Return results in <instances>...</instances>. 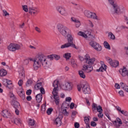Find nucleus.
I'll return each instance as SVG.
<instances>
[{
    "mask_svg": "<svg viewBox=\"0 0 128 128\" xmlns=\"http://www.w3.org/2000/svg\"><path fill=\"white\" fill-rule=\"evenodd\" d=\"M56 28L60 34L62 36H64V38H67L68 40V42L62 45L60 48H66L71 46L72 48H76V50L78 49V48L76 46V44H74V38H72V34H70L68 32L70 30H68V28L66 27V26H64L62 24H58Z\"/></svg>",
    "mask_w": 128,
    "mask_h": 128,
    "instance_id": "1",
    "label": "nucleus"
},
{
    "mask_svg": "<svg viewBox=\"0 0 128 128\" xmlns=\"http://www.w3.org/2000/svg\"><path fill=\"white\" fill-rule=\"evenodd\" d=\"M30 62H34V70H38V68L42 64L43 66H46L48 64V61L46 60V57L44 54L38 55L34 60L32 58H28Z\"/></svg>",
    "mask_w": 128,
    "mask_h": 128,
    "instance_id": "2",
    "label": "nucleus"
},
{
    "mask_svg": "<svg viewBox=\"0 0 128 128\" xmlns=\"http://www.w3.org/2000/svg\"><path fill=\"white\" fill-rule=\"evenodd\" d=\"M58 80H55L53 84V86L54 88L53 89V91L52 94H53L54 98V102L56 106H58L60 104V96H58Z\"/></svg>",
    "mask_w": 128,
    "mask_h": 128,
    "instance_id": "3",
    "label": "nucleus"
},
{
    "mask_svg": "<svg viewBox=\"0 0 128 128\" xmlns=\"http://www.w3.org/2000/svg\"><path fill=\"white\" fill-rule=\"evenodd\" d=\"M108 2L112 6L111 11L112 14L119 16V14H122V11L120 10V7L114 2V0H108Z\"/></svg>",
    "mask_w": 128,
    "mask_h": 128,
    "instance_id": "4",
    "label": "nucleus"
},
{
    "mask_svg": "<svg viewBox=\"0 0 128 128\" xmlns=\"http://www.w3.org/2000/svg\"><path fill=\"white\" fill-rule=\"evenodd\" d=\"M77 88L78 92L82 90L84 94H90V84L87 82H85L82 84H78L77 86Z\"/></svg>",
    "mask_w": 128,
    "mask_h": 128,
    "instance_id": "5",
    "label": "nucleus"
},
{
    "mask_svg": "<svg viewBox=\"0 0 128 128\" xmlns=\"http://www.w3.org/2000/svg\"><path fill=\"white\" fill-rule=\"evenodd\" d=\"M92 30H89L85 32V33L82 32H78V36H81L84 38H89L94 40V36L92 35Z\"/></svg>",
    "mask_w": 128,
    "mask_h": 128,
    "instance_id": "6",
    "label": "nucleus"
},
{
    "mask_svg": "<svg viewBox=\"0 0 128 128\" xmlns=\"http://www.w3.org/2000/svg\"><path fill=\"white\" fill-rule=\"evenodd\" d=\"M79 58L81 61L85 60L86 64H90V66L94 64V62L96 61V58H94L90 59V57L88 54H86L85 56V58H84V57L80 56L79 57Z\"/></svg>",
    "mask_w": 128,
    "mask_h": 128,
    "instance_id": "7",
    "label": "nucleus"
},
{
    "mask_svg": "<svg viewBox=\"0 0 128 128\" xmlns=\"http://www.w3.org/2000/svg\"><path fill=\"white\" fill-rule=\"evenodd\" d=\"M10 52H16V50H20V46L16 44H10L8 47Z\"/></svg>",
    "mask_w": 128,
    "mask_h": 128,
    "instance_id": "8",
    "label": "nucleus"
},
{
    "mask_svg": "<svg viewBox=\"0 0 128 128\" xmlns=\"http://www.w3.org/2000/svg\"><path fill=\"white\" fill-rule=\"evenodd\" d=\"M61 88L63 90H72V84L68 82H66L64 84L61 86Z\"/></svg>",
    "mask_w": 128,
    "mask_h": 128,
    "instance_id": "9",
    "label": "nucleus"
},
{
    "mask_svg": "<svg viewBox=\"0 0 128 128\" xmlns=\"http://www.w3.org/2000/svg\"><path fill=\"white\" fill-rule=\"evenodd\" d=\"M84 14L87 18H93V20H100V19L98 18V16H96V13H92L90 11H85Z\"/></svg>",
    "mask_w": 128,
    "mask_h": 128,
    "instance_id": "10",
    "label": "nucleus"
},
{
    "mask_svg": "<svg viewBox=\"0 0 128 128\" xmlns=\"http://www.w3.org/2000/svg\"><path fill=\"white\" fill-rule=\"evenodd\" d=\"M90 46L94 48L96 50H98V52H100L102 50V46L100 45L99 44H98L96 42H94V41H92L90 42Z\"/></svg>",
    "mask_w": 128,
    "mask_h": 128,
    "instance_id": "11",
    "label": "nucleus"
},
{
    "mask_svg": "<svg viewBox=\"0 0 128 128\" xmlns=\"http://www.w3.org/2000/svg\"><path fill=\"white\" fill-rule=\"evenodd\" d=\"M56 10H57V12H59V14H60L61 16H66V14H68V13H66V8H64V7H62V6H58L56 8Z\"/></svg>",
    "mask_w": 128,
    "mask_h": 128,
    "instance_id": "12",
    "label": "nucleus"
},
{
    "mask_svg": "<svg viewBox=\"0 0 128 128\" xmlns=\"http://www.w3.org/2000/svg\"><path fill=\"white\" fill-rule=\"evenodd\" d=\"M108 60L109 62L108 63L110 64V66H112L113 68H116L118 66V64H119L118 61L116 60L112 61V60L110 58H108Z\"/></svg>",
    "mask_w": 128,
    "mask_h": 128,
    "instance_id": "13",
    "label": "nucleus"
},
{
    "mask_svg": "<svg viewBox=\"0 0 128 128\" xmlns=\"http://www.w3.org/2000/svg\"><path fill=\"white\" fill-rule=\"evenodd\" d=\"M82 68L85 70L86 72H92V70H94V68L90 65L88 66L87 64H84Z\"/></svg>",
    "mask_w": 128,
    "mask_h": 128,
    "instance_id": "14",
    "label": "nucleus"
},
{
    "mask_svg": "<svg viewBox=\"0 0 128 128\" xmlns=\"http://www.w3.org/2000/svg\"><path fill=\"white\" fill-rule=\"evenodd\" d=\"M28 12L30 14H36L38 12V8H36V7L32 6L28 8Z\"/></svg>",
    "mask_w": 128,
    "mask_h": 128,
    "instance_id": "15",
    "label": "nucleus"
},
{
    "mask_svg": "<svg viewBox=\"0 0 128 128\" xmlns=\"http://www.w3.org/2000/svg\"><path fill=\"white\" fill-rule=\"evenodd\" d=\"M120 74H122V76H128V71L126 68H121L119 70Z\"/></svg>",
    "mask_w": 128,
    "mask_h": 128,
    "instance_id": "16",
    "label": "nucleus"
},
{
    "mask_svg": "<svg viewBox=\"0 0 128 128\" xmlns=\"http://www.w3.org/2000/svg\"><path fill=\"white\" fill-rule=\"evenodd\" d=\"M2 115L4 118H7L10 117V113L8 112V110H4L2 112Z\"/></svg>",
    "mask_w": 128,
    "mask_h": 128,
    "instance_id": "17",
    "label": "nucleus"
},
{
    "mask_svg": "<svg viewBox=\"0 0 128 128\" xmlns=\"http://www.w3.org/2000/svg\"><path fill=\"white\" fill-rule=\"evenodd\" d=\"M84 72H86V71L85 70L84 68L78 71V74L80 78H86V74H84Z\"/></svg>",
    "mask_w": 128,
    "mask_h": 128,
    "instance_id": "18",
    "label": "nucleus"
},
{
    "mask_svg": "<svg viewBox=\"0 0 128 128\" xmlns=\"http://www.w3.org/2000/svg\"><path fill=\"white\" fill-rule=\"evenodd\" d=\"M11 104L13 106L14 108H20V103H18L16 100H12Z\"/></svg>",
    "mask_w": 128,
    "mask_h": 128,
    "instance_id": "19",
    "label": "nucleus"
},
{
    "mask_svg": "<svg viewBox=\"0 0 128 128\" xmlns=\"http://www.w3.org/2000/svg\"><path fill=\"white\" fill-rule=\"evenodd\" d=\"M54 124H56V126H62V119H60V118H58V117L54 120Z\"/></svg>",
    "mask_w": 128,
    "mask_h": 128,
    "instance_id": "20",
    "label": "nucleus"
},
{
    "mask_svg": "<svg viewBox=\"0 0 128 128\" xmlns=\"http://www.w3.org/2000/svg\"><path fill=\"white\" fill-rule=\"evenodd\" d=\"M120 86L124 90H125V92H128V85H126V84L122 82L120 83Z\"/></svg>",
    "mask_w": 128,
    "mask_h": 128,
    "instance_id": "21",
    "label": "nucleus"
},
{
    "mask_svg": "<svg viewBox=\"0 0 128 128\" xmlns=\"http://www.w3.org/2000/svg\"><path fill=\"white\" fill-rule=\"evenodd\" d=\"M36 98L37 102H41L42 100V94H39L36 96Z\"/></svg>",
    "mask_w": 128,
    "mask_h": 128,
    "instance_id": "22",
    "label": "nucleus"
},
{
    "mask_svg": "<svg viewBox=\"0 0 128 128\" xmlns=\"http://www.w3.org/2000/svg\"><path fill=\"white\" fill-rule=\"evenodd\" d=\"M28 125L30 126H36V121L32 118L29 119Z\"/></svg>",
    "mask_w": 128,
    "mask_h": 128,
    "instance_id": "23",
    "label": "nucleus"
},
{
    "mask_svg": "<svg viewBox=\"0 0 128 128\" xmlns=\"http://www.w3.org/2000/svg\"><path fill=\"white\" fill-rule=\"evenodd\" d=\"M8 72H6L4 69H2L0 70V76H6Z\"/></svg>",
    "mask_w": 128,
    "mask_h": 128,
    "instance_id": "24",
    "label": "nucleus"
},
{
    "mask_svg": "<svg viewBox=\"0 0 128 128\" xmlns=\"http://www.w3.org/2000/svg\"><path fill=\"white\" fill-rule=\"evenodd\" d=\"M12 122L16 124H21L20 119L15 118L14 120H12Z\"/></svg>",
    "mask_w": 128,
    "mask_h": 128,
    "instance_id": "25",
    "label": "nucleus"
},
{
    "mask_svg": "<svg viewBox=\"0 0 128 128\" xmlns=\"http://www.w3.org/2000/svg\"><path fill=\"white\" fill-rule=\"evenodd\" d=\"M18 94L20 96V98H22V100L26 98V96H24V91H20L18 92Z\"/></svg>",
    "mask_w": 128,
    "mask_h": 128,
    "instance_id": "26",
    "label": "nucleus"
},
{
    "mask_svg": "<svg viewBox=\"0 0 128 128\" xmlns=\"http://www.w3.org/2000/svg\"><path fill=\"white\" fill-rule=\"evenodd\" d=\"M32 79L30 78L28 79L26 84V86H32Z\"/></svg>",
    "mask_w": 128,
    "mask_h": 128,
    "instance_id": "27",
    "label": "nucleus"
},
{
    "mask_svg": "<svg viewBox=\"0 0 128 128\" xmlns=\"http://www.w3.org/2000/svg\"><path fill=\"white\" fill-rule=\"evenodd\" d=\"M104 112L105 116H106L110 120H112V118L110 116V112H108V110H104Z\"/></svg>",
    "mask_w": 128,
    "mask_h": 128,
    "instance_id": "28",
    "label": "nucleus"
},
{
    "mask_svg": "<svg viewBox=\"0 0 128 128\" xmlns=\"http://www.w3.org/2000/svg\"><path fill=\"white\" fill-rule=\"evenodd\" d=\"M42 88V82L37 83L35 85V86H34V88L37 90H40Z\"/></svg>",
    "mask_w": 128,
    "mask_h": 128,
    "instance_id": "29",
    "label": "nucleus"
},
{
    "mask_svg": "<svg viewBox=\"0 0 128 128\" xmlns=\"http://www.w3.org/2000/svg\"><path fill=\"white\" fill-rule=\"evenodd\" d=\"M64 57L68 60H70L72 58V55L70 53H66L64 54Z\"/></svg>",
    "mask_w": 128,
    "mask_h": 128,
    "instance_id": "30",
    "label": "nucleus"
},
{
    "mask_svg": "<svg viewBox=\"0 0 128 128\" xmlns=\"http://www.w3.org/2000/svg\"><path fill=\"white\" fill-rule=\"evenodd\" d=\"M104 46L108 50H110V46L108 44V42L106 41L104 42Z\"/></svg>",
    "mask_w": 128,
    "mask_h": 128,
    "instance_id": "31",
    "label": "nucleus"
},
{
    "mask_svg": "<svg viewBox=\"0 0 128 128\" xmlns=\"http://www.w3.org/2000/svg\"><path fill=\"white\" fill-rule=\"evenodd\" d=\"M108 36H110V40H116V36H114V34L112 32H110L108 33Z\"/></svg>",
    "mask_w": 128,
    "mask_h": 128,
    "instance_id": "32",
    "label": "nucleus"
},
{
    "mask_svg": "<svg viewBox=\"0 0 128 128\" xmlns=\"http://www.w3.org/2000/svg\"><path fill=\"white\" fill-rule=\"evenodd\" d=\"M107 67L108 66H106V64H103L100 68V72H104V70H106Z\"/></svg>",
    "mask_w": 128,
    "mask_h": 128,
    "instance_id": "33",
    "label": "nucleus"
},
{
    "mask_svg": "<svg viewBox=\"0 0 128 128\" xmlns=\"http://www.w3.org/2000/svg\"><path fill=\"white\" fill-rule=\"evenodd\" d=\"M113 124L116 126V128H120V123H118V122H116V121H112V122Z\"/></svg>",
    "mask_w": 128,
    "mask_h": 128,
    "instance_id": "34",
    "label": "nucleus"
},
{
    "mask_svg": "<svg viewBox=\"0 0 128 128\" xmlns=\"http://www.w3.org/2000/svg\"><path fill=\"white\" fill-rule=\"evenodd\" d=\"M62 106L64 108H68L70 106V104L66 103V102H64L62 104Z\"/></svg>",
    "mask_w": 128,
    "mask_h": 128,
    "instance_id": "35",
    "label": "nucleus"
},
{
    "mask_svg": "<svg viewBox=\"0 0 128 128\" xmlns=\"http://www.w3.org/2000/svg\"><path fill=\"white\" fill-rule=\"evenodd\" d=\"M96 110H97V112H102V108L100 106H98V108Z\"/></svg>",
    "mask_w": 128,
    "mask_h": 128,
    "instance_id": "36",
    "label": "nucleus"
},
{
    "mask_svg": "<svg viewBox=\"0 0 128 128\" xmlns=\"http://www.w3.org/2000/svg\"><path fill=\"white\" fill-rule=\"evenodd\" d=\"M84 121L86 124H88V122H90V118H88V117H85L84 118Z\"/></svg>",
    "mask_w": 128,
    "mask_h": 128,
    "instance_id": "37",
    "label": "nucleus"
},
{
    "mask_svg": "<svg viewBox=\"0 0 128 128\" xmlns=\"http://www.w3.org/2000/svg\"><path fill=\"white\" fill-rule=\"evenodd\" d=\"M46 104H44L42 106L41 110H42V112H43V113L44 112H46Z\"/></svg>",
    "mask_w": 128,
    "mask_h": 128,
    "instance_id": "38",
    "label": "nucleus"
},
{
    "mask_svg": "<svg viewBox=\"0 0 128 128\" xmlns=\"http://www.w3.org/2000/svg\"><path fill=\"white\" fill-rule=\"evenodd\" d=\"M4 82H6V84H7L12 85V80H9L8 79H4Z\"/></svg>",
    "mask_w": 128,
    "mask_h": 128,
    "instance_id": "39",
    "label": "nucleus"
},
{
    "mask_svg": "<svg viewBox=\"0 0 128 128\" xmlns=\"http://www.w3.org/2000/svg\"><path fill=\"white\" fill-rule=\"evenodd\" d=\"M71 64L73 68H76V62H74V60H72Z\"/></svg>",
    "mask_w": 128,
    "mask_h": 128,
    "instance_id": "40",
    "label": "nucleus"
},
{
    "mask_svg": "<svg viewBox=\"0 0 128 128\" xmlns=\"http://www.w3.org/2000/svg\"><path fill=\"white\" fill-rule=\"evenodd\" d=\"M23 10L26 12H28V6H22Z\"/></svg>",
    "mask_w": 128,
    "mask_h": 128,
    "instance_id": "41",
    "label": "nucleus"
},
{
    "mask_svg": "<svg viewBox=\"0 0 128 128\" xmlns=\"http://www.w3.org/2000/svg\"><path fill=\"white\" fill-rule=\"evenodd\" d=\"M114 122H118L119 124H122V120L119 118H116V120H114Z\"/></svg>",
    "mask_w": 128,
    "mask_h": 128,
    "instance_id": "42",
    "label": "nucleus"
},
{
    "mask_svg": "<svg viewBox=\"0 0 128 128\" xmlns=\"http://www.w3.org/2000/svg\"><path fill=\"white\" fill-rule=\"evenodd\" d=\"M53 110L52 108H48L46 111V114L48 115L50 114H52V112Z\"/></svg>",
    "mask_w": 128,
    "mask_h": 128,
    "instance_id": "43",
    "label": "nucleus"
},
{
    "mask_svg": "<svg viewBox=\"0 0 128 128\" xmlns=\"http://www.w3.org/2000/svg\"><path fill=\"white\" fill-rule=\"evenodd\" d=\"M120 113L122 114H124V116H128V112L126 111L122 110V112Z\"/></svg>",
    "mask_w": 128,
    "mask_h": 128,
    "instance_id": "44",
    "label": "nucleus"
},
{
    "mask_svg": "<svg viewBox=\"0 0 128 128\" xmlns=\"http://www.w3.org/2000/svg\"><path fill=\"white\" fill-rule=\"evenodd\" d=\"M4 84L5 86H6V88H8L10 90H12V84Z\"/></svg>",
    "mask_w": 128,
    "mask_h": 128,
    "instance_id": "45",
    "label": "nucleus"
},
{
    "mask_svg": "<svg viewBox=\"0 0 128 128\" xmlns=\"http://www.w3.org/2000/svg\"><path fill=\"white\" fill-rule=\"evenodd\" d=\"M71 21L73 22H75V24H76V22H78V19L74 17H72L71 18Z\"/></svg>",
    "mask_w": 128,
    "mask_h": 128,
    "instance_id": "46",
    "label": "nucleus"
},
{
    "mask_svg": "<svg viewBox=\"0 0 128 128\" xmlns=\"http://www.w3.org/2000/svg\"><path fill=\"white\" fill-rule=\"evenodd\" d=\"M98 105H96V104L93 103L92 104V110L94 109V110H96V108H98Z\"/></svg>",
    "mask_w": 128,
    "mask_h": 128,
    "instance_id": "47",
    "label": "nucleus"
},
{
    "mask_svg": "<svg viewBox=\"0 0 128 128\" xmlns=\"http://www.w3.org/2000/svg\"><path fill=\"white\" fill-rule=\"evenodd\" d=\"M2 12L4 14L3 16H10V14H8V12H6V10H3Z\"/></svg>",
    "mask_w": 128,
    "mask_h": 128,
    "instance_id": "48",
    "label": "nucleus"
},
{
    "mask_svg": "<svg viewBox=\"0 0 128 128\" xmlns=\"http://www.w3.org/2000/svg\"><path fill=\"white\" fill-rule=\"evenodd\" d=\"M53 56L54 58H56V60H60V56L56 54H53Z\"/></svg>",
    "mask_w": 128,
    "mask_h": 128,
    "instance_id": "49",
    "label": "nucleus"
},
{
    "mask_svg": "<svg viewBox=\"0 0 128 128\" xmlns=\"http://www.w3.org/2000/svg\"><path fill=\"white\" fill-rule=\"evenodd\" d=\"M23 84H24V81L22 80H20L18 82V84L19 86H22Z\"/></svg>",
    "mask_w": 128,
    "mask_h": 128,
    "instance_id": "50",
    "label": "nucleus"
},
{
    "mask_svg": "<svg viewBox=\"0 0 128 128\" xmlns=\"http://www.w3.org/2000/svg\"><path fill=\"white\" fill-rule=\"evenodd\" d=\"M63 114H64V116H68V111H66V110H62V112Z\"/></svg>",
    "mask_w": 128,
    "mask_h": 128,
    "instance_id": "51",
    "label": "nucleus"
},
{
    "mask_svg": "<svg viewBox=\"0 0 128 128\" xmlns=\"http://www.w3.org/2000/svg\"><path fill=\"white\" fill-rule=\"evenodd\" d=\"M116 110H118L120 112H122V108L118 106H116Z\"/></svg>",
    "mask_w": 128,
    "mask_h": 128,
    "instance_id": "52",
    "label": "nucleus"
},
{
    "mask_svg": "<svg viewBox=\"0 0 128 128\" xmlns=\"http://www.w3.org/2000/svg\"><path fill=\"white\" fill-rule=\"evenodd\" d=\"M30 62L28 59H26L24 60V64H26V66H28Z\"/></svg>",
    "mask_w": 128,
    "mask_h": 128,
    "instance_id": "53",
    "label": "nucleus"
},
{
    "mask_svg": "<svg viewBox=\"0 0 128 128\" xmlns=\"http://www.w3.org/2000/svg\"><path fill=\"white\" fill-rule=\"evenodd\" d=\"M98 116L99 118H104V114H102V112H99Z\"/></svg>",
    "mask_w": 128,
    "mask_h": 128,
    "instance_id": "54",
    "label": "nucleus"
},
{
    "mask_svg": "<svg viewBox=\"0 0 128 128\" xmlns=\"http://www.w3.org/2000/svg\"><path fill=\"white\" fill-rule=\"evenodd\" d=\"M62 114H64L63 113H62V112H59V115H58V118H60L61 120H62V118H63Z\"/></svg>",
    "mask_w": 128,
    "mask_h": 128,
    "instance_id": "55",
    "label": "nucleus"
},
{
    "mask_svg": "<svg viewBox=\"0 0 128 128\" xmlns=\"http://www.w3.org/2000/svg\"><path fill=\"white\" fill-rule=\"evenodd\" d=\"M118 94L120 96H124V91L120 90L118 92Z\"/></svg>",
    "mask_w": 128,
    "mask_h": 128,
    "instance_id": "56",
    "label": "nucleus"
},
{
    "mask_svg": "<svg viewBox=\"0 0 128 128\" xmlns=\"http://www.w3.org/2000/svg\"><path fill=\"white\" fill-rule=\"evenodd\" d=\"M114 86H115L116 88V90H118V89L120 88V86L119 84L118 83H116L115 84Z\"/></svg>",
    "mask_w": 128,
    "mask_h": 128,
    "instance_id": "57",
    "label": "nucleus"
},
{
    "mask_svg": "<svg viewBox=\"0 0 128 128\" xmlns=\"http://www.w3.org/2000/svg\"><path fill=\"white\" fill-rule=\"evenodd\" d=\"M74 126L75 128H80V124L78 122H76L74 123Z\"/></svg>",
    "mask_w": 128,
    "mask_h": 128,
    "instance_id": "58",
    "label": "nucleus"
},
{
    "mask_svg": "<svg viewBox=\"0 0 128 128\" xmlns=\"http://www.w3.org/2000/svg\"><path fill=\"white\" fill-rule=\"evenodd\" d=\"M76 28H80V20L78 21V22L76 23Z\"/></svg>",
    "mask_w": 128,
    "mask_h": 128,
    "instance_id": "59",
    "label": "nucleus"
},
{
    "mask_svg": "<svg viewBox=\"0 0 128 128\" xmlns=\"http://www.w3.org/2000/svg\"><path fill=\"white\" fill-rule=\"evenodd\" d=\"M72 101V98L68 97L66 98V102H70Z\"/></svg>",
    "mask_w": 128,
    "mask_h": 128,
    "instance_id": "60",
    "label": "nucleus"
},
{
    "mask_svg": "<svg viewBox=\"0 0 128 128\" xmlns=\"http://www.w3.org/2000/svg\"><path fill=\"white\" fill-rule=\"evenodd\" d=\"M40 92L42 94H44V88L42 87L40 89Z\"/></svg>",
    "mask_w": 128,
    "mask_h": 128,
    "instance_id": "61",
    "label": "nucleus"
},
{
    "mask_svg": "<svg viewBox=\"0 0 128 128\" xmlns=\"http://www.w3.org/2000/svg\"><path fill=\"white\" fill-rule=\"evenodd\" d=\"M48 58H50V60H54V54L48 56Z\"/></svg>",
    "mask_w": 128,
    "mask_h": 128,
    "instance_id": "62",
    "label": "nucleus"
},
{
    "mask_svg": "<svg viewBox=\"0 0 128 128\" xmlns=\"http://www.w3.org/2000/svg\"><path fill=\"white\" fill-rule=\"evenodd\" d=\"M26 94H27L28 96L30 95V94H32V90H28L26 91Z\"/></svg>",
    "mask_w": 128,
    "mask_h": 128,
    "instance_id": "63",
    "label": "nucleus"
},
{
    "mask_svg": "<svg viewBox=\"0 0 128 128\" xmlns=\"http://www.w3.org/2000/svg\"><path fill=\"white\" fill-rule=\"evenodd\" d=\"M92 126H96V122L92 121L91 122Z\"/></svg>",
    "mask_w": 128,
    "mask_h": 128,
    "instance_id": "64",
    "label": "nucleus"
}]
</instances>
